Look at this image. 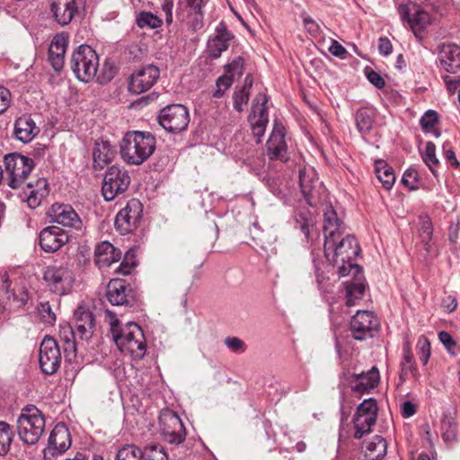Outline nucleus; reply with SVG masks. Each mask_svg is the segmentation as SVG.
Masks as SVG:
<instances>
[{
	"mask_svg": "<svg viewBox=\"0 0 460 460\" xmlns=\"http://www.w3.org/2000/svg\"><path fill=\"white\" fill-rule=\"evenodd\" d=\"M323 249L326 259L338 265V273L341 277L361 272L362 269L353 262L360 251L353 235L346 234L345 236L341 235V238L324 241Z\"/></svg>",
	"mask_w": 460,
	"mask_h": 460,
	"instance_id": "obj_1",
	"label": "nucleus"
},
{
	"mask_svg": "<svg viewBox=\"0 0 460 460\" xmlns=\"http://www.w3.org/2000/svg\"><path fill=\"white\" fill-rule=\"evenodd\" d=\"M112 339L122 352H128L135 358H142L146 353V339L141 327L135 323H128L122 327L119 321L107 311Z\"/></svg>",
	"mask_w": 460,
	"mask_h": 460,
	"instance_id": "obj_2",
	"label": "nucleus"
},
{
	"mask_svg": "<svg viewBox=\"0 0 460 460\" xmlns=\"http://www.w3.org/2000/svg\"><path fill=\"white\" fill-rule=\"evenodd\" d=\"M155 147V137L151 133L130 131L120 142V155L127 164L140 165L154 154Z\"/></svg>",
	"mask_w": 460,
	"mask_h": 460,
	"instance_id": "obj_3",
	"label": "nucleus"
},
{
	"mask_svg": "<svg viewBox=\"0 0 460 460\" xmlns=\"http://www.w3.org/2000/svg\"><path fill=\"white\" fill-rule=\"evenodd\" d=\"M45 427V417L35 405L29 404L22 409L17 419V431L23 443L37 444L44 433Z\"/></svg>",
	"mask_w": 460,
	"mask_h": 460,
	"instance_id": "obj_4",
	"label": "nucleus"
},
{
	"mask_svg": "<svg viewBox=\"0 0 460 460\" xmlns=\"http://www.w3.org/2000/svg\"><path fill=\"white\" fill-rule=\"evenodd\" d=\"M70 66L80 81L88 83L97 75L99 57L90 46L81 45L73 52Z\"/></svg>",
	"mask_w": 460,
	"mask_h": 460,
	"instance_id": "obj_5",
	"label": "nucleus"
},
{
	"mask_svg": "<svg viewBox=\"0 0 460 460\" xmlns=\"http://www.w3.org/2000/svg\"><path fill=\"white\" fill-rule=\"evenodd\" d=\"M43 279L52 292L65 295L72 289L75 279L73 265L68 261L49 265L44 270Z\"/></svg>",
	"mask_w": 460,
	"mask_h": 460,
	"instance_id": "obj_6",
	"label": "nucleus"
},
{
	"mask_svg": "<svg viewBox=\"0 0 460 460\" xmlns=\"http://www.w3.org/2000/svg\"><path fill=\"white\" fill-rule=\"evenodd\" d=\"M34 165L33 160L25 155L17 153L6 155L4 166L8 186L12 189L22 188Z\"/></svg>",
	"mask_w": 460,
	"mask_h": 460,
	"instance_id": "obj_7",
	"label": "nucleus"
},
{
	"mask_svg": "<svg viewBox=\"0 0 460 460\" xmlns=\"http://www.w3.org/2000/svg\"><path fill=\"white\" fill-rule=\"evenodd\" d=\"M130 184L128 172L119 166L112 165L104 174L102 193L107 201L113 200L118 195L124 193Z\"/></svg>",
	"mask_w": 460,
	"mask_h": 460,
	"instance_id": "obj_8",
	"label": "nucleus"
},
{
	"mask_svg": "<svg viewBox=\"0 0 460 460\" xmlns=\"http://www.w3.org/2000/svg\"><path fill=\"white\" fill-rule=\"evenodd\" d=\"M206 0H179L176 10V18L185 22L190 30L197 31L203 27V8Z\"/></svg>",
	"mask_w": 460,
	"mask_h": 460,
	"instance_id": "obj_9",
	"label": "nucleus"
},
{
	"mask_svg": "<svg viewBox=\"0 0 460 460\" xmlns=\"http://www.w3.org/2000/svg\"><path fill=\"white\" fill-rule=\"evenodd\" d=\"M158 119L160 125L168 132L179 133L189 125V111L181 104L168 105L161 110Z\"/></svg>",
	"mask_w": 460,
	"mask_h": 460,
	"instance_id": "obj_10",
	"label": "nucleus"
},
{
	"mask_svg": "<svg viewBox=\"0 0 460 460\" xmlns=\"http://www.w3.org/2000/svg\"><path fill=\"white\" fill-rule=\"evenodd\" d=\"M380 326L377 316L368 310H358L350 321V332L355 340L372 338Z\"/></svg>",
	"mask_w": 460,
	"mask_h": 460,
	"instance_id": "obj_11",
	"label": "nucleus"
},
{
	"mask_svg": "<svg viewBox=\"0 0 460 460\" xmlns=\"http://www.w3.org/2000/svg\"><path fill=\"white\" fill-rule=\"evenodd\" d=\"M377 417V404L375 399L364 400L358 407L354 416L355 438H361L371 431Z\"/></svg>",
	"mask_w": 460,
	"mask_h": 460,
	"instance_id": "obj_12",
	"label": "nucleus"
},
{
	"mask_svg": "<svg viewBox=\"0 0 460 460\" xmlns=\"http://www.w3.org/2000/svg\"><path fill=\"white\" fill-rule=\"evenodd\" d=\"M398 13L402 21L410 25L416 36H418V33L424 31L431 22L430 15L428 12L410 1L400 4Z\"/></svg>",
	"mask_w": 460,
	"mask_h": 460,
	"instance_id": "obj_13",
	"label": "nucleus"
},
{
	"mask_svg": "<svg viewBox=\"0 0 460 460\" xmlns=\"http://www.w3.org/2000/svg\"><path fill=\"white\" fill-rule=\"evenodd\" d=\"M39 363L41 371L46 375L56 373L61 363V352L57 341L46 336L40 343Z\"/></svg>",
	"mask_w": 460,
	"mask_h": 460,
	"instance_id": "obj_14",
	"label": "nucleus"
},
{
	"mask_svg": "<svg viewBox=\"0 0 460 460\" xmlns=\"http://www.w3.org/2000/svg\"><path fill=\"white\" fill-rule=\"evenodd\" d=\"M142 204L138 199H130L116 216V229L121 234H127L134 231L142 217Z\"/></svg>",
	"mask_w": 460,
	"mask_h": 460,
	"instance_id": "obj_15",
	"label": "nucleus"
},
{
	"mask_svg": "<svg viewBox=\"0 0 460 460\" xmlns=\"http://www.w3.org/2000/svg\"><path fill=\"white\" fill-rule=\"evenodd\" d=\"M161 433L170 444H181L186 436L185 428L181 418L172 411H166L160 416Z\"/></svg>",
	"mask_w": 460,
	"mask_h": 460,
	"instance_id": "obj_16",
	"label": "nucleus"
},
{
	"mask_svg": "<svg viewBox=\"0 0 460 460\" xmlns=\"http://www.w3.org/2000/svg\"><path fill=\"white\" fill-rule=\"evenodd\" d=\"M71 446L68 429L63 424H58L52 429L48 446L44 449V460H54L58 456L66 451Z\"/></svg>",
	"mask_w": 460,
	"mask_h": 460,
	"instance_id": "obj_17",
	"label": "nucleus"
},
{
	"mask_svg": "<svg viewBox=\"0 0 460 460\" xmlns=\"http://www.w3.org/2000/svg\"><path fill=\"white\" fill-rule=\"evenodd\" d=\"M47 216L50 222L61 225L65 227L81 230L83 222L69 204L55 203L48 210Z\"/></svg>",
	"mask_w": 460,
	"mask_h": 460,
	"instance_id": "obj_18",
	"label": "nucleus"
},
{
	"mask_svg": "<svg viewBox=\"0 0 460 460\" xmlns=\"http://www.w3.org/2000/svg\"><path fill=\"white\" fill-rule=\"evenodd\" d=\"M269 99L266 94H258L252 103V114L249 120L252 126L253 136L257 138V143L261 142V137L264 135L268 119L267 102Z\"/></svg>",
	"mask_w": 460,
	"mask_h": 460,
	"instance_id": "obj_19",
	"label": "nucleus"
},
{
	"mask_svg": "<svg viewBox=\"0 0 460 460\" xmlns=\"http://www.w3.org/2000/svg\"><path fill=\"white\" fill-rule=\"evenodd\" d=\"M160 75L158 67L147 65L136 70L130 76L128 90L136 94L148 91Z\"/></svg>",
	"mask_w": 460,
	"mask_h": 460,
	"instance_id": "obj_20",
	"label": "nucleus"
},
{
	"mask_svg": "<svg viewBox=\"0 0 460 460\" xmlns=\"http://www.w3.org/2000/svg\"><path fill=\"white\" fill-rule=\"evenodd\" d=\"M234 40V35L227 29L224 22H220L208 40V53L213 58H217L229 49Z\"/></svg>",
	"mask_w": 460,
	"mask_h": 460,
	"instance_id": "obj_21",
	"label": "nucleus"
},
{
	"mask_svg": "<svg viewBox=\"0 0 460 460\" xmlns=\"http://www.w3.org/2000/svg\"><path fill=\"white\" fill-rule=\"evenodd\" d=\"M267 155L270 160L287 162L288 155L285 140V128L281 124L275 123L267 141Z\"/></svg>",
	"mask_w": 460,
	"mask_h": 460,
	"instance_id": "obj_22",
	"label": "nucleus"
},
{
	"mask_svg": "<svg viewBox=\"0 0 460 460\" xmlns=\"http://www.w3.org/2000/svg\"><path fill=\"white\" fill-rule=\"evenodd\" d=\"M40 245L46 252H55L68 242L67 233L55 226H48L40 233Z\"/></svg>",
	"mask_w": 460,
	"mask_h": 460,
	"instance_id": "obj_23",
	"label": "nucleus"
},
{
	"mask_svg": "<svg viewBox=\"0 0 460 460\" xmlns=\"http://www.w3.org/2000/svg\"><path fill=\"white\" fill-rule=\"evenodd\" d=\"M75 332L78 339L89 341L94 331V317L92 312L83 306H78L74 313Z\"/></svg>",
	"mask_w": 460,
	"mask_h": 460,
	"instance_id": "obj_24",
	"label": "nucleus"
},
{
	"mask_svg": "<svg viewBox=\"0 0 460 460\" xmlns=\"http://www.w3.org/2000/svg\"><path fill=\"white\" fill-rule=\"evenodd\" d=\"M49 193V189L47 180L40 178L34 184L29 182L26 184V189L22 188V199L26 200L30 208H36L48 197Z\"/></svg>",
	"mask_w": 460,
	"mask_h": 460,
	"instance_id": "obj_25",
	"label": "nucleus"
},
{
	"mask_svg": "<svg viewBox=\"0 0 460 460\" xmlns=\"http://www.w3.org/2000/svg\"><path fill=\"white\" fill-rule=\"evenodd\" d=\"M380 374L377 367H373L367 372H362L360 374H353L351 376L350 387L353 392L358 394L368 393L374 389L379 383Z\"/></svg>",
	"mask_w": 460,
	"mask_h": 460,
	"instance_id": "obj_26",
	"label": "nucleus"
},
{
	"mask_svg": "<svg viewBox=\"0 0 460 460\" xmlns=\"http://www.w3.org/2000/svg\"><path fill=\"white\" fill-rule=\"evenodd\" d=\"M77 10L75 0H50V12L53 18L62 26L71 22Z\"/></svg>",
	"mask_w": 460,
	"mask_h": 460,
	"instance_id": "obj_27",
	"label": "nucleus"
},
{
	"mask_svg": "<svg viewBox=\"0 0 460 460\" xmlns=\"http://www.w3.org/2000/svg\"><path fill=\"white\" fill-rule=\"evenodd\" d=\"M323 231L324 241L341 238L344 234L343 222L338 217L337 212L331 205L325 206L323 210Z\"/></svg>",
	"mask_w": 460,
	"mask_h": 460,
	"instance_id": "obj_28",
	"label": "nucleus"
},
{
	"mask_svg": "<svg viewBox=\"0 0 460 460\" xmlns=\"http://www.w3.org/2000/svg\"><path fill=\"white\" fill-rule=\"evenodd\" d=\"M68 40L64 34L56 35L49 49V60L56 71H60L64 66L65 53Z\"/></svg>",
	"mask_w": 460,
	"mask_h": 460,
	"instance_id": "obj_29",
	"label": "nucleus"
},
{
	"mask_svg": "<svg viewBox=\"0 0 460 460\" xmlns=\"http://www.w3.org/2000/svg\"><path fill=\"white\" fill-rule=\"evenodd\" d=\"M39 132V128L30 116H22L14 122L13 136L22 143L31 142Z\"/></svg>",
	"mask_w": 460,
	"mask_h": 460,
	"instance_id": "obj_30",
	"label": "nucleus"
},
{
	"mask_svg": "<svg viewBox=\"0 0 460 460\" xmlns=\"http://www.w3.org/2000/svg\"><path fill=\"white\" fill-rule=\"evenodd\" d=\"M441 66L448 73L460 70V47L456 44L444 45L439 52Z\"/></svg>",
	"mask_w": 460,
	"mask_h": 460,
	"instance_id": "obj_31",
	"label": "nucleus"
},
{
	"mask_svg": "<svg viewBox=\"0 0 460 460\" xmlns=\"http://www.w3.org/2000/svg\"><path fill=\"white\" fill-rule=\"evenodd\" d=\"M95 263L99 267H109L120 259L121 252L109 242L99 243L94 252Z\"/></svg>",
	"mask_w": 460,
	"mask_h": 460,
	"instance_id": "obj_32",
	"label": "nucleus"
},
{
	"mask_svg": "<svg viewBox=\"0 0 460 460\" xmlns=\"http://www.w3.org/2000/svg\"><path fill=\"white\" fill-rule=\"evenodd\" d=\"M387 451V443L381 436H374L366 441L363 446L365 460H380Z\"/></svg>",
	"mask_w": 460,
	"mask_h": 460,
	"instance_id": "obj_33",
	"label": "nucleus"
},
{
	"mask_svg": "<svg viewBox=\"0 0 460 460\" xmlns=\"http://www.w3.org/2000/svg\"><path fill=\"white\" fill-rule=\"evenodd\" d=\"M115 155V147L108 141L97 142L93 154L94 167L102 169L105 165L111 163Z\"/></svg>",
	"mask_w": 460,
	"mask_h": 460,
	"instance_id": "obj_34",
	"label": "nucleus"
},
{
	"mask_svg": "<svg viewBox=\"0 0 460 460\" xmlns=\"http://www.w3.org/2000/svg\"><path fill=\"white\" fill-rule=\"evenodd\" d=\"M410 375H411L414 379H418L413 354L411 351L409 342H405L402 347V358L400 364L399 378L401 383H404Z\"/></svg>",
	"mask_w": 460,
	"mask_h": 460,
	"instance_id": "obj_35",
	"label": "nucleus"
},
{
	"mask_svg": "<svg viewBox=\"0 0 460 460\" xmlns=\"http://www.w3.org/2000/svg\"><path fill=\"white\" fill-rule=\"evenodd\" d=\"M58 336L64 343V351L66 356H75L76 352V334L74 327L68 323L59 324Z\"/></svg>",
	"mask_w": 460,
	"mask_h": 460,
	"instance_id": "obj_36",
	"label": "nucleus"
},
{
	"mask_svg": "<svg viewBox=\"0 0 460 460\" xmlns=\"http://www.w3.org/2000/svg\"><path fill=\"white\" fill-rule=\"evenodd\" d=\"M126 284L121 279H112L107 286V298L113 305H121L127 302Z\"/></svg>",
	"mask_w": 460,
	"mask_h": 460,
	"instance_id": "obj_37",
	"label": "nucleus"
},
{
	"mask_svg": "<svg viewBox=\"0 0 460 460\" xmlns=\"http://www.w3.org/2000/svg\"><path fill=\"white\" fill-rule=\"evenodd\" d=\"M353 276L355 277V280L352 282H346L345 284L347 297L346 305L348 306L355 305L356 301L361 299L365 292V284L362 281V271Z\"/></svg>",
	"mask_w": 460,
	"mask_h": 460,
	"instance_id": "obj_38",
	"label": "nucleus"
},
{
	"mask_svg": "<svg viewBox=\"0 0 460 460\" xmlns=\"http://www.w3.org/2000/svg\"><path fill=\"white\" fill-rule=\"evenodd\" d=\"M314 225V218L307 209H301L295 215V227L301 230L306 240L310 239V229Z\"/></svg>",
	"mask_w": 460,
	"mask_h": 460,
	"instance_id": "obj_39",
	"label": "nucleus"
},
{
	"mask_svg": "<svg viewBox=\"0 0 460 460\" xmlns=\"http://www.w3.org/2000/svg\"><path fill=\"white\" fill-rule=\"evenodd\" d=\"M375 119V111L370 108L359 109L356 113V124L358 131L367 133L372 128Z\"/></svg>",
	"mask_w": 460,
	"mask_h": 460,
	"instance_id": "obj_40",
	"label": "nucleus"
},
{
	"mask_svg": "<svg viewBox=\"0 0 460 460\" xmlns=\"http://www.w3.org/2000/svg\"><path fill=\"white\" fill-rule=\"evenodd\" d=\"M376 173L385 189H392L395 182V175L394 170L385 161L376 163Z\"/></svg>",
	"mask_w": 460,
	"mask_h": 460,
	"instance_id": "obj_41",
	"label": "nucleus"
},
{
	"mask_svg": "<svg viewBox=\"0 0 460 460\" xmlns=\"http://www.w3.org/2000/svg\"><path fill=\"white\" fill-rule=\"evenodd\" d=\"M136 23L141 29H158L162 26L163 21L156 14L142 11L136 16Z\"/></svg>",
	"mask_w": 460,
	"mask_h": 460,
	"instance_id": "obj_42",
	"label": "nucleus"
},
{
	"mask_svg": "<svg viewBox=\"0 0 460 460\" xmlns=\"http://www.w3.org/2000/svg\"><path fill=\"white\" fill-rule=\"evenodd\" d=\"M252 81L250 75L245 77L244 85L236 91L234 94V108L241 112L243 111V106L248 103L249 101V91L252 87Z\"/></svg>",
	"mask_w": 460,
	"mask_h": 460,
	"instance_id": "obj_43",
	"label": "nucleus"
},
{
	"mask_svg": "<svg viewBox=\"0 0 460 460\" xmlns=\"http://www.w3.org/2000/svg\"><path fill=\"white\" fill-rule=\"evenodd\" d=\"M13 437L14 432L12 427L4 421H0V456H5L8 453Z\"/></svg>",
	"mask_w": 460,
	"mask_h": 460,
	"instance_id": "obj_44",
	"label": "nucleus"
},
{
	"mask_svg": "<svg viewBox=\"0 0 460 460\" xmlns=\"http://www.w3.org/2000/svg\"><path fill=\"white\" fill-rule=\"evenodd\" d=\"M116 460H143V454L135 445H125L116 455Z\"/></svg>",
	"mask_w": 460,
	"mask_h": 460,
	"instance_id": "obj_45",
	"label": "nucleus"
},
{
	"mask_svg": "<svg viewBox=\"0 0 460 460\" xmlns=\"http://www.w3.org/2000/svg\"><path fill=\"white\" fill-rule=\"evenodd\" d=\"M422 160L429 166L434 175H436L435 167L438 165L439 161L436 155V146L432 142H428L422 153Z\"/></svg>",
	"mask_w": 460,
	"mask_h": 460,
	"instance_id": "obj_46",
	"label": "nucleus"
},
{
	"mask_svg": "<svg viewBox=\"0 0 460 460\" xmlns=\"http://www.w3.org/2000/svg\"><path fill=\"white\" fill-rule=\"evenodd\" d=\"M143 460H169L164 447L159 445H148L142 451Z\"/></svg>",
	"mask_w": 460,
	"mask_h": 460,
	"instance_id": "obj_47",
	"label": "nucleus"
},
{
	"mask_svg": "<svg viewBox=\"0 0 460 460\" xmlns=\"http://www.w3.org/2000/svg\"><path fill=\"white\" fill-rule=\"evenodd\" d=\"M2 278L4 279V284H3L2 288L5 289V292L8 295L7 296L8 299L13 298V300L17 303V306L24 305L27 303L28 298H29L28 293L25 290H23L22 288L19 290V294H16V292H14V291H10L9 290V288H10L9 280L7 279L5 275H4Z\"/></svg>",
	"mask_w": 460,
	"mask_h": 460,
	"instance_id": "obj_48",
	"label": "nucleus"
},
{
	"mask_svg": "<svg viewBox=\"0 0 460 460\" xmlns=\"http://www.w3.org/2000/svg\"><path fill=\"white\" fill-rule=\"evenodd\" d=\"M243 73V58L238 57L226 66V72L224 75H227L231 82L239 78Z\"/></svg>",
	"mask_w": 460,
	"mask_h": 460,
	"instance_id": "obj_49",
	"label": "nucleus"
},
{
	"mask_svg": "<svg viewBox=\"0 0 460 460\" xmlns=\"http://www.w3.org/2000/svg\"><path fill=\"white\" fill-rule=\"evenodd\" d=\"M418 354L420 362L427 365L430 357V342L425 336H420L417 343Z\"/></svg>",
	"mask_w": 460,
	"mask_h": 460,
	"instance_id": "obj_50",
	"label": "nucleus"
},
{
	"mask_svg": "<svg viewBox=\"0 0 460 460\" xmlns=\"http://www.w3.org/2000/svg\"><path fill=\"white\" fill-rule=\"evenodd\" d=\"M312 174L314 175V172ZM314 176H310V174L306 171H301L299 173V181L301 190L304 195L307 196L313 189L314 188V181L313 180Z\"/></svg>",
	"mask_w": 460,
	"mask_h": 460,
	"instance_id": "obj_51",
	"label": "nucleus"
},
{
	"mask_svg": "<svg viewBox=\"0 0 460 460\" xmlns=\"http://www.w3.org/2000/svg\"><path fill=\"white\" fill-rule=\"evenodd\" d=\"M438 121V113L434 111H428L420 119L421 127L425 131H430Z\"/></svg>",
	"mask_w": 460,
	"mask_h": 460,
	"instance_id": "obj_52",
	"label": "nucleus"
},
{
	"mask_svg": "<svg viewBox=\"0 0 460 460\" xmlns=\"http://www.w3.org/2000/svg\"><path fill=\"white\" fill-rule=\"evenodd\" d=\"M225 344L234 353H243L246 349L245 343L237 337H226L225 339Z\"/></svg>",
	"mask_w": 460,
	"mask_h": 460,
	"instance_id": "obj_53",
	"label": "nucleus"
},
{
	"mask_svg": "<svg viewBox=\"0 0 460 460\" xmlns=\"http://www.w3.org/2000/svg\"><path fill=\"white\" fill-rule=\"evenodd\" d=\"M442 430V437L446 442H454L456 439V426L450 420L443 422Z\"/></svg>",
	"mask_w": 460,
	"mask_h": 460,
	"instance_id": "obj_54",
	"label": "nucleus"
},
{
	"mask_svg": "<svg viewBox=\"0 0 460 460\" xmlns=\"http://www.w3.org/2000/svg\"><path fill=\"white\" fill-rule=\"evenodd\" d=\"M231 84V79L227 75L220 76L217 81V90L214 92L213 96L221 98Z\"/></svg>",
	"mask_w": 460,
	"mask_h": 460,
	"instance_id": "obj_55",
	"label": "nucleus"
},
{
	"mask_svg": "<svg viewBox=\"0 0 460 460\" xmlns=\"http://www.w3.org/2000/svg\"><path fill=\"white\" fill-rule=\"evenodd\" d=\"M420 237L422 243H425V245H429V242L431 241L432 234H433V229L432 225L429 219L425 220L422 223L421 230H420Z\"/></svg>",
	"mask_w": 460,
	"mask_h": 460,
	"instance_id": "obj_56",
	"label": "nucleus"
},
{
	"mask_svg": "<svg viewBox=\"0 0 460 460\" xmlns=\"http://www.w3.org/2000/svg\"><path fill=\"white\" fill-rule=\"evenodd\" d=\"M11 103V93L3 86H0V114L4 113Z\"/></svg>",
	"mask_w": 460,
	"mask_h": 460,
	"instance_id": "obj_57",
	"label": "nucleus"
},
{
	"mask_svg": "<svg viewBox=\"0 0 460 460\" xmlns=\"http://www.w3.org/2000/svg\"><path fill=\"white\" fill-rule=\"evenodd\" d=\"M174 2L173 0H163L161 4V10L165 14V22L170 25L173 21L172 8Z\"/></svg>",
	"mask_w": 460,
	"mask_h": 460,
	"instance_id": "obj_58",
	"label": "nucleus"
},
{
	"mask_svg": "<svg viewBox=\"0 0 460 460\" xmlns=\"http://www.w3.org/2000/svg\"><path fill=\"white\" fill-rule=\"evenodd\" d=\"M115 74V67L110 63H105L103 65V69L101 76L99 77V80L101 81V83L109 82L114 77Z\"/></svg>",
	"mask_w": 460,
	"mask_h": 460,
	"instance_id": "obj_59",
	"label": "nucleus"
},
{
	"mask_svg": "<svg viewBox=\"0 0 460 460\" xmlns=\"http://www.w3.org/2000/svg\"><path fill=\"white\" fill-rule=\"evenodd\" d=\"M329 51L332 55L340 58H344L345 55L347 54L346 49L334 40H332L331 46L329 47Z\"/></svg>",
	"mask_w": 460,
	"mask_h": 460,
	"instance_id": "obj_60",
	"label": "nucleus"
},
{
	"mask_svg": "<svg viewBox=\"0 0 460 460\" xmlns=\"http://www.w3.org/2000/svg\"><path fill=\"white\" fill-rule=\"evenodd\" d=\"M393 46L390 40L386 37H381L378 40V50L383 56H387L392 53Z\"/></svg>",
	"mask_w": 460,
	"mask_h": 460,
	"instance_id": "obj_61",
	"label": "nucleus"
},
{
	"mask_svg": "<svg viewBox=\"0 0 460 460\" xmlns=\"http://www.w3.org/2000/svg\"><path fill=\"white\" fill-rule=\"evenodd\" d=\"M367 77L368 81L378 89H382L385 84L384 78L376 71L371 70L367 72Z\"/></svg>",
	"mask_w": 460,
	"mask_h": 460,
	"instance_id": "obj_62",
	"label": "nucleus"
},
{
	"mask_svg": "<svg viewBox=\"0 0 460 460\" xmlns=\"http://www.w3.org/2000/svg\"><path fill=\"white\" fill-rule=\"evenodd\" d=\"M447 146L448 143L443 145L444 156L446 160L449 162L454 167H459L460 164L456 157L455 152L451 149V147L447 148Z\"/></svg>",
	"mask_w": 460,
	"mask_h": 460,
	"instance_id": "obj_63",
	"label": "nucleus"
},
{
	"mask_svg": "<svg viewBox=\"0 0 460 460\" xmlns=\"http://www.w3.org/2000/svg\"><path fill=\"white\" fill-rule=\"evenodd\" d=\"M438 338L447 349H451L456 346V342L454 341L452 336L445 331H442L438 333Z\"/></svg>",
	"mask_w": 460,
	"mask_h": 460,
	"instance_id": "obj_64",
	"label": "nucleus"
}]
</instances>
